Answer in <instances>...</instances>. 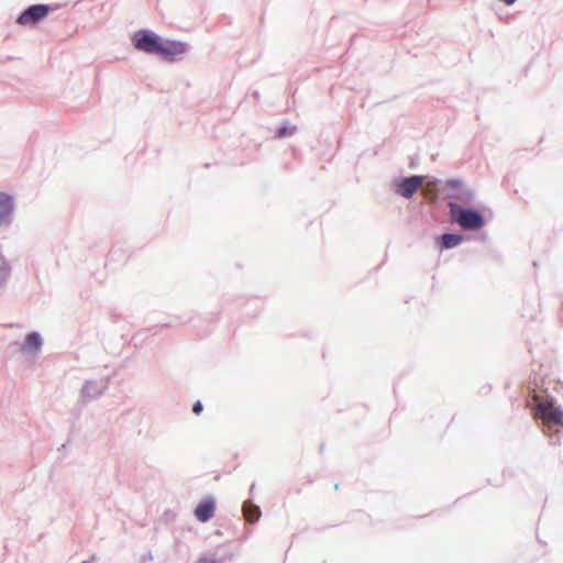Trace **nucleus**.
<instances>
[{
    "label": "nucleus",
    "mask_w": 563,
    "mask_h": 563,
    "mask_svg": "<svg viewBox=\"0 0 563 563\" xmlns=\"http://www.w3.org/2000/svg\"><path fill=\"white\" fill-rule=\"evenodd\" d=\"M243 515L246 521L254 523L261 517L260 507L247 500L243 504Z\"/></svg>",
    "instance_id": "nucleus-9"
},
{
    "label": "nucleus",
    "mask_w": 563,
    "mask_h": 563,
    "mask_svg": "<svg viewBox=\"0 0 563 563\" xmlns=\"http://www.w3.org/2000/svg\"><path fill=\"white\" fill-rule=\"evenodd\" d=\"M443 240V246H454L459 243H461L462 238L456 234H444L442 236Z\"/></svg>",
    "instance_id": "nucleus-11"
},
{
    "label": "nucleus",
    "mask_w": 563,
    "mask_h": 563,
    "mask_svg": "<svg viewBox=\"0 0 563 563\" xmlns=\"http://www.w3.org/2000/svg\"><path fill=\"white\" fill-rule=\"evenodd\" d=\"M533 400L537 407L536 416L541 419L544 433L548 435L558 433L563 427V411L551 400L540 399L538 395H533Z\"/></svg>",
    "instance_id": "nucleus-1"
},
{
    "label": "nucleus",
    "mask_w": 563,
    "mask_h": 563,
    "mask_svg": "<svg viewBox=\"0 0 563 563\" xmlns=\"http://www.w3.org/2000/svg\"><path fill=\"white\" fill-rule=\"evenodd\" d=\"M12 199L9 195L0 192V225L3 224L12 212Z\"/></svg>",
    "instance_id": "nucleus-8"
},
{
    "label": "nucleus",
    "mask_w": 563,
    "mask_h": 563,
    "mask_svg": "<svg viewBox=\"0 0 563 563\" xmlns=\"http://www.w3.org/2000/svg\"><path fill=\"white\" fill-rule=\"evenodd\" d=\"M457 222L466 229H478L483 225L482 216L474 210H463L457 217Z\"/></svg>",
    "instance_id": "nucleus-6"
},
{
    "label": "nucleus",
    "mask_w": 563,
    "mask_h": 563,
    "mask_svg": "<svg viewBox=\"0 0 563 563\" xmlns=\"http://www.w3.org/2000/svg\"><path fill=\"white\" fill-rule=\"evenodd\" d=\"M52 10L53 9L46 4L31 5L19 15L16 22L23 26H33L45 19Z\"/></svg>",
    "instance_id": "nucleus-2"
},
{
    "label": "nucleus",
    "mask_w": 563,
    "mask_h": 563,
    "mask_svg": "<svg viewBox=\"0 0 563 563\" xmlns=\"http://www.w3.org/2000/svg\"><path fill=\"white\" fill-rule=\"evenodd\" d=\"M187 49L185 43L177 41H161L158 55L165 59L174 60Z\"/></svg>",
    "instance_id": "nucleus-4"
},
{
    "label": "nucleus",
    "mask_w": 563,
    "mask_h": 563,
    "mask_svg": "<svg viewBox=\"0 0 563 563\" xmlns=\"http://www.w3.org/2000/svg\"><path fill=\"white\" fill-rule=\"evenodd\" d=\"M450 184H452V185H457V181L452 180Z\"/></svg>",
    "instance_id": "nucleus-14"
},
{
    "label": "nucleus",
    "mask_w": 563,
    "mask_h": 563,
    "mask_svg": "<svg viewBox=\"0 0 563 563\" xmlns=\"http://www.w3.org/2000/svg\"><path fill=\"white\" fill-rule=\"evenodd\" d=\"M42 344L41 336L36 332L30 333L25 339V347L29 350L36 352L40 350Z\"/></svg>",
    "instance_id": "nucleus-10"
},
{
    "label": "nucleus",
    "mask_w": 563,
    "mask_h": 563,
    "mask_svg": "<svg viewBox=\"0 0 563 563\" xmlns=\"http://www.w3.org/2000/svg\"><path fill=\"white\" fill-rule=\"evenodd\" d=\"M291 132H288L286 128H283L279 130V136H285L290 134Z\"/></svg>",
    "instance_id": "nucleus-13"
},
{
    "label": "nucleus",
    "mask_w": 563,
    "mask_h": 563,
    "mask_svg": "<svg viewBox=\"0 0 563 563\" xmlns=\"http://www.w3.org/2000/svg\"><path fill=\"white\" fill-rule=\"evenodd\" d=\"M423 180V176H412L402 179L399 184L400 194L406 198H410L422 186Z\"/></svg>",
    "instance_id": "nucleus-7"
},
{
    "label": "nucleus",
    "mask_w": 563,
    "mask_h": 563,
    "mask_svg": "<svg viewBox=\"0 0 563 563\" xmlns=\"http://www.w3.org/2000/svg\"><path fill=\"white\" fill-rule=\"evenodd\" d=\"M161 38L154 33L143 31L134 36V46L139 51L147 54H157L159 51Z\"/></svg>",
    "instance_id": "nucleus-3"
},
{
    "label": "nucleus",
    "mask_w": 563,
    "mask_h": 563,
    "mask_svg": "<svg viewBox=\"0 0 563 563\" xmlns=\"http://www.w3.org/2000/svg\"><path fill=\"white\" fill-rule=\"evenodd\" d=\"M192 411L196 413V415H199L201 411H202V405L200 401H196L194 404V407H192Z\"/></svg>",
    "instance_id": "nucleus-12"
},
{
    "label": "nucleus",
    "mask_w": 563,
    "mask_h": 563,
    "mask_svg": "<svg viewBox=\"0 0 563 563\" xmlns=\"http://www.w3.org/2000/svg\"><path fill=\"white\" fill-rule=\"evenodd\" d=\"M216 512V501L212 497L202 499L195 509V517L200 522H207Z\"/></svg>",
    "instance_id": "nucleus-5"
}]
</instances>
